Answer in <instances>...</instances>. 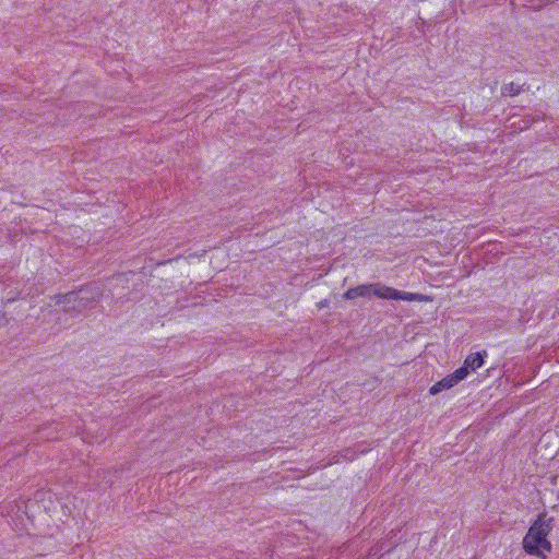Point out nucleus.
Listing matches in <instances>:
<instances>
[{
	"instance_id": "4",
	"label": "nucleus",
	"mask_w": 559,
	"mask_h": 559,
	"mask_svg": "<svg viewBox=\"0 0 559 559\" xmlns=\"http://www.w3.org/2000/svg\"><path fill=\"white\" fill-rule=\"evenodd\" d=\"M487 356L486 350L483 353H473L469 354L465 360L464 366L467 368L468 371H475L476 369L480 368L484 365V357Z\"/></svg>"
},
{
	"instance_id": "6",
	"label": "nucleus",
	"mask_w": 559,
	"mask_h": 559,
	"mask_svg": "<svg viewBox=\"0 0 559 559\" xmlns=\"http://www.w3.org/2000/svg\"><path fill=\"white\" fill-rule=\"evenodd\" d=\"M521 93V86L514 84L513 82L504 84L501 88L502 96H516Z\"/></svg>"
},
{
	"instance_id": "3",
	"label": "nucleus",
	"mask_w": 559,
	"mask_h": 559,
	"mask_svg": "<svg viewBox=\"0 0 559 559\" xmlns=\"http://www.w3.org/2000/svg\"><path fill=\"white\" fill-rule=\"evenodd\" d=\"M372 296H377L381 299L395 300L397 296V289L385 286L381 283H374L372 288Z\"/></svg>"
},
{
	"instance_id": "8",
	"label": "nucleus",
	"mask_w": 559,
	"mask_h": 559,
	"mask_svg": "<svg viewBox=\"0 0 559 559\" xmlns=\"http://www.w3.org/2000/svg\"><path fill=\"white\" fill-rule=\"evenodd\" d=\"M421 299H423V296L419 294L397 290V296H396L395 300L415 301V300H421Z\"/></svg>"
},
{
	"instance_id": "12",
	"label": "nucleus",
	"mask_w": 559,
	"mask_h": 559,
	"mask_svg": "<svg viewBox=\"0 0 559 559\" xmlns=\"http://www.w3.org/2000/svg\"><path fill=\"white\" fill-rule=\"evenodd\" d=\"M329 306V300L328 299H324L322 301L319 302L318 307L319 308H323V307H328Z\"/></svg>"
},
{
	"instance_id": "9",
	"label": "nucleus",
	"mask_w": 559,
	"mask_h": 559,
	"mask_svg": "<svg viewBox=\"0 0 559 559\" xmlns=\"http://www.w3.org/2000/svg\"><path fill=\"white\" fill-rule=\"evenodd\" d=\"M372 288H373V284H362V285L356 286L357 298L358 297H367V298L371 297Z\"/></svg>"
},
{
	"instance_id": "2",
	"label": "nucleus",
	"mask_w": 559,
	"mask_h": 559,
	"mask_svg": "<svg viewBox=\"0 0 559 559\" xmlns=\"http://www.w3.org/2000/svg\"><path fill=\"white\" fill-rule=\"evenodd\" d=\"M554 518H547L546 513H540L528 528L523 538V548L530 555L542 556V549L551 550V544L547 540V535L554 527Z\"/></svg>"
},
{
	"instance_id": "1",
	"label": "nucleus",
	"mask_w": 559,
	"mask_h": 559,
	"mask_svg": "<svg viewBox=\"0 0 559 559\" xmlns=\"http://www.w3.org/2000/svg\"><path fill=\"white\" fill-rule=\"evenodd\" d=\"M103 296V290L96 285H85L78 290H71L56 296V304L62 306L67 313L80 314L93 309Z\"/></svg>"
},
{
	"instance_id": "5",
	"label": "nucleus",
	"mask_w": 559,
	"mask_h": 559,
	"mask_svg": "<svg viewBox=\"0 0 559 559\" xmlns=\"http://www.w3.org/2000/svg\"><path fill=\"white\" fill-rule=\"evenodd\" d=\"M454 382L453 380L451 379L450 374L447 376L445 378H443L442 380L436 382L430 389H429V393L431 395H436L444 390H449L451 389L452 386H454Z\"/></svg>"
},
{
	"instance_id": "11",
	"label": "nucleus",
	"mask_w": 559,
	"mask_h": 559,
	"mask_svg": "<svg viewBox=\"0 0 559 559\" xmlns=\"http://www.w3.org/2000/svg\"><path fill=\"white\" fill-rule=\"evenodd\" d=\"M114 281H116L117 284L122 285V286L128 282L126 275H123V274H119V275L115 276Z\"/></svg>"
},
{
	"instance_id": "10",
	"label": "nucleus",
	"mask_w": 559,
	"mask_h": 559,
	"mask_svg": "<svg viewBox=\"0 0 559 559\" xmlns=\"http://www.w3.org/2000/svg\"><path fill=\"white\" fill-rule=\"evenodd\" d=\"M343 297L345 299H347V300H352V299L357 298V289H356V287H352V288L347 289L344 293Z\"/></svg>"
},
{
	"instance_id": "7",
	"label": "nucleus",
	"mask_w": 559,
	"mask_h": 559,
	"mask_svg": "<svg viewBox=\"0 0 559 559\" xmlns=\"http://www.w3.org/2000/svg\"><path fill=\"white\" fill-rule=\"evenodd\" d=\"M468 373L469 371L463 365L462 367L457 368L453 373H451L450 377L453 380L454 384H457L460 381L464 380Z\"/></svg>"
}]
</instances>
